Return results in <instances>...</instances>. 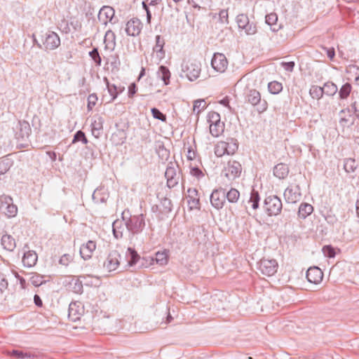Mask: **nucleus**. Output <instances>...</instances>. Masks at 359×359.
<instances>
[{
	"instance_id": "1",
	"label": "nucleus",
	"mask_w": 359,
	"mask_h": 359,
	"mask_svg": "<svg viewBox=\"0 0 359 359\" xmlns=\"http://www.w3.org/2000/svg\"><path fill=\"white\" fill-rule=\"evenodd\" d=\"M241 172L242 166L238 161H229L224 168L222 175V177H224L226 178L227 181L223 179L224 182H222L221 184L224 186H228L231 181L240 177Z\"/></svg>"
},
{
	"instance_id": "2",
	"label": "nucleus",
	"mask_w": 359,
	"mask_h": 359,
	"mask_svg": "<svg viewBox=\"0 0 359 359\" xmlns=\"http://www.w3.org/2000/svg\"><path fill=\"white\" fill-rule=\"evenodd\" d=\"M123 220L125 221L126 228L128 232L133 235L140 233L144 226L145 222L142 214L138 215L130 216L128 219L125 217V212L122 214Z\"/></svg>"
},
{
	"instance_id": "3",
	"label": "nucleus",
	"mask_w": 359,
	"mask_h": 359,
	"mask_svg": "<svg viewBox=\"0 0 359 359\" xmlns=\"http://www.w3.org/2000/svg\"><path fill=\"white\" fill-rule=\"evenodd\" d=\"M245 99L247 102L256 106L259 113L265 111L268 108L266 101L261 98L260 93L255 89H248L245 92Z\"/></svg>"
},
{
	"instance_id": "4",
	"label": "nucleus",
	"mask_w": 359,
	"mask_h": 359,
	"mask_svg": "<svg viewBox=\"0 0 359 359\" xmlns=\"http://www.w3.org/2000/svg\"><path fill=\"white\" fill-rule=\"evenodd\" d=\"M264 208L269 215H278L283 208L282 201L275 195L269 196L264 200Z\"/></svg>"
},
{
	"instance_id": "5",
	"label": "nucleus",
	"mask_w": 359,
	"mask_h": 359,
	"mask_svg": "<svg viewBox=\"0 0 359 359\" xmlns=\"http://www.w3.org/2000/svg\"><path fill=\"white\" fill-rule=\"evenodd\" d=\"M165 177L167 180V186L170 189L177 185L181 178V171L178 165L172 162L169 163L165 172Z\"/></svg>"
},
{
	"instance_id": "6",
	"label": "nucleus",
	"mask_w": 359,
	"mask_h": 359,
	"mask_svg": "<svg viewBox=\"0 0 359 359\" xmlns=\"http://www.w3.org/2000/svg\"><path fill=\"white\" fill-rule=\"evenodd\" d=\"M183 72L189 80L193 81L199 77L201 71V65L198 61H188L182 68Z\"/></svg>"
},
{
	"instance_id": "7",
	"label": "nucleus",
	"mask_w": 359,
	"mask_h": 359,
	"mask_svg": "<svg viewBox=\"0 0 359 359\" xmlns=\"http://www.w3.org/2000/svg\"><path fill=\"white\" fill-rule=\"evenodd\" d=\"M258 269L265 276H273L278 269V263L276 259H262L258 263Z\"/></svg>"
},
{
	"instance_id": "8",
	"label": "nucleus",
	"mask_w": 359,
	"mask_h": 359,
	"mask_svg": "<svg viewBox=\"0 0 359 359\" xmlns=\"http://www.w3.org/2000/svg\"><path fill=\"white\" fill-rule=\"evenodd\" d=\"M43 44L46 50H55L60 45V38L57 33L48 31L44 35Z\"/></svg>"
},
{
	"instance_id": "9",
	"label": "nucleus",
	"mask_w": 359,
	"mask_h": 359,
	"mask_svg": "<svg viewBox=\"0 0 359 359\" xmlns=\"http://www.w3.org/2000/svg\"><path fill=\"white\" fill-rule=\"evenodd\" d=\"M120 254L116 250L111 251L104 262L103 267L109 272L117 269L120 265Z\"/></svg>"
},
{
	"instance_id": "10",
	"label": "nucleus",
	"mask_w": 359,
	"mask_h": 359,
	"mask_svg": "<svg viewBox=\"0 0 359 359\" xmlns=\"http://www.w3.org/2000/svg\"><path fill=\"white\" fill-rule=\"evenodd\" d=\"M225 191L226 189L220 187L215 189L210 195V203L217 210L222 209L225 203Z\"/></svg>"
},
{
	"instance_id": "11",
	"label": "nucleus",
	"mask_w": 359,
	"mask_h": 359,
	"mask_svg": "<svg viewBox=\"0 0 359 359\" xmlns=\"http://www.w3.org/2000/svg\"><path fill=\"white\" fill-rule=\"evenodd\" d=\"M236 22L240 29L245 30L247 34H254L257 32L255 25L250 22L249 18L245 14H240L236 18Z\"/></svg>"
},
{
	"instance_id": "12",
	"label": "nucleus",
	"mask_w": 359,
	"mask_h": 359,
	"mask_svg": "<svg viewBox=\"0 0 359 359\" xmlns=\"http://www.w3.org/2000/svg\"><path fill=\"white\" fill-rule=\"evenodd\" d=\"M212 68L218 72H224L228 66V61L223 53H216L211 60Z\"/></svg>"
},
{
	"instance_id": "13",
	"label": "nucleus",
	"mask_w": 359,
	"mask_h": 359,
	"mask_svg": "<svg viewBox=\"0 0 359 359\" xmlns=\"http://www.w3.org/2000/svg\"><path fill=\"white\" fill-rule=\"evenodd\" d=\"M142 29V23L137 18H133L126 23V32L128 36H138Z\"/></svg>"
},
{
	"instance_id": "14",
	"label": "nucleus",
	"mask_w": 359,
	"mask_h": 359,
	"mask_svg": "<svg viewBox=\"0 0 359 359\" xmlns=\"http://www.w3.org/2000/svg\"><path fill=\"white\" fill-rule=\"evenodd\" d=\"M114 14L115 11L112 7L104 6L100 10L98 20L102 24L107 25L108 22H111Z\"/></svg>"
},
{
	"instance_id": "15",
	"label": "nucleus",
	"mask_w": 359,
	"mask_h": 359,
	"mask_svg": "<svg viewBox=\"0 0 359 359\" xmlns=\"http://www.w3.org/2000/svg\"><path fill=\"white\" fill-rule=\"evenodd\" d=\"M284 197L287 202L294 203L301 198L300 189L298 185L293 187H287L284 192Z\"/></svg>"
},
{
	"instance_id": "16",
	"label": "nucleus",
	"mask_w": 359,
	"mask_h": 359,
	"mask_svg": "<svg viewBox=\"0 0 359 359\" xmlns=\"http://www.w3.org/2000/svg\"><path fill=\"white\" fill-rule=\"evenodd\" d=\"M24 248H27V250L24 252L22 259V264L26 267H32L36 264L38 256L35 251L28 250L29 248L27 245Z\"/></svg>"
},
{
	"instance_id": "17",
	"label": "nucleus",
	"mask_w": 359,
	"mask_h": 359,
	"mask_svg": "<svg viewBox=\"0 0 359 359\" xmlns=\"http://www.w3.org/2000/svg\"><path fill=\"white\" fill-rule=\"evenodd\" d=\"M96 249L95 242L88 241L86 243L83 244L80 248V255L84 260H88L92 257L93 253Z\"/></svg>"
},
{
	"instance_id": "18",
	"label": "nucleus",
	"mask_w": 359,
	"mask_h": 359,
	"mask_svg": "<svg viewBox=\"0 0 359 359\" xmlns=\"http://www.w3.org/2000/svg\"><path fill=\"white\" fill-rule=\"evenodd\" d=\"M323 273L317 266L310 267L306 271V278L312 283H318L323 279Z\"/></svg>"
},
{
	"instance_id": "19",
	"label": "nucleus",
	"mask_w": 359,
	"mask_h": 359,
	"mask_svg": "<svg viewBox=\"0 0 359 359\" xmlns=\"http://www.w3.org/2000/svg\"><path fill=\"white\" fill-rule=\"evenodd\" d=\"M103 118L100 116H96L93 118L91 132L95 137L98 138L100 136L103 129Z\"/></svg>"
},
{
	"instance_id": "20",
	"label": "nucleus",
	"mask_w": 359,
	"mask_h": 359,
	"mask_svg": "<svg viewBox=\"0 0 359 359\" xmlns=\"http://www.w3.org/2000/svg\"><path fill=\"white\" fill-rule=\"evenodd\" d=\"M92 198L95 203H105L109 198V193L104 187H100L94 191Z\"/></svg>"
},
{
	"instance_id": "21",
	"label": "nucleus",
	"mask_w": 359,
	"mask_h": 359,
	"mask_svg": "<svg viewBox=\"0 0 359 359\" xmlns=\"http://www.w3.org/2000/svg\"><path fill=\"white\" fill-rule=\"evenodd\" d=\"M19 131L16 133L18 139L25 140L27 138L31 133V128L29 123L26 121H20L18 122Z\"/></svg>"
},
{
	"instance_id": "22",
	"label": "nucleus",
	"mask_w": 359,
	"mask_h": 359,
	"mask_svg": "<svg viewBox=\"0 0 359 359\" xmlns=\"http://www.w3.org/2000/svg\"><path fill=\"white\" fill-rule=\"evenodd\" d=\"M188 196H187V203L191 210L199 208V198H198V191L196 189H189Z\"/></svg>"
},
{
	"instance_id": "23",
	"label": "nucleus",
	"mask_w": 359,
	"mask_h": 359,
	"mask_svg": "<svg viewBox=\"0 0 359 359\" xmlns=\"http://www.w3.org/2000/svg\"><path fill=\"white\" fill-rule=\"evenodd\" d=\"M124 220H116L113 222L112 230L114 236L116 238L118 239L123 237V231L125 230V222Z\"/></svg>"
},
{
	"instance_id": "24",
	"label": "nucleus",
	"mask_w": 359,
	"mask_h": 359,
	"mask_svg": "<svg viewBox=\"0 0 359 359\" xmlns=\"http://www.w3.org/2000/svg\"><path fill=\"white\" fill-rule=\"evenodd\" d=\"M289 173V168L286 164L278 163L273 168V175L279 179H285Z\"/></svg>"
},
{
	"instance_id": "25",
	"label": "nucleus",
	"mask_w": 359,
	"mask_h": 359,
	"mask_svg": "<svg viewBox=\"0 0 359 359\" xmlns=\"http://www.w3.org/2000/svg\"><path fill=\"white\" fill-rule=\"evenodd\" d=\"M313 211V207L309 203H302L299 205L298 216L301 219H306Z\"/></svg>"
},
{
	"instance_id": "26",
	"label": "nucleus",
	"mask_w": 359,
	"mask_h": 359,
	"mask_svg": "<svg viewBox=\"0 0 359 359\" xmlns=\"http://www.w3.org/2000/svg\"><path fill=\"white\" fill-rule=\"evenodd\" d=\"M164 44V39L160 35H157L156 36V45L154 47V50L156 53L157 56L159 58H162L165 55V52L163 50Z\"/></svg>"
},
{
	"instance_id": "27",
	"label": "nucleus",
	"mask_w": 359,
	"mask_h": 359,
	"mask_svg": "<svg viewBox=\"0 0 359 359\" xmlns=\"http://www.w3.org/2000/svg\"><path fill=\"white\" fill-rule=\"evenodd\" d=\"M1 244L8 251H13L15 248V239L10 235H4L2 236Z\"/></svg>"
},
{
	"instance_id": "28",
	"label": "nucleus",
	"mask_w": 359,
	"mask_h": 359,
	"mask_svg": "<svg viewBox=\"0 0 359 359\" xmlns=\"http://www.w3.org/2000/svg\"><path fill=\"white\" fill-rule=\"evenodd\" d=\"M210 133L213 137H219L223 132L224 124L222 122H218L210 124Z\"/></svg>"
},
{
	"instance_id": "29",
	"label": "nucleus",
	"mask_w": 359,
	"mask_h": 359,
	"mask_svg": "<svg viewBox=\"0 0 359 359\" xmlns=\"http://www.w3.org/2000/svg\"><path fill=\"white\" fill-rule=\"evenodd\" d=\"M323 89L324 94L327 96H334L338 91L337 86L331 81L325 83Z\"/></svg>"
},
{
	"instance_id": "30",
	"label": "nucleus",
	"mask_w": 359,
	"mask_h": 359,
	"mask_svg": "<svg viewBox=\"0 0 359 359\" xmlns=\"http://www.w3.org/2000/svg\"><path fill=\"white\" fill-rule=\"evenodd\" d=\"M224 144H226L227 155H233L236 153L238 147L236 140L233 138L228 139L224 142Z\"/></svg>"
},
{
	"instance_id": "31",
	"label": "nucleus",
	"mask_w": 359,
	"mask_h": 359,
	"mask_svg": "<svg viewBox=\"0 0 359 359\" xmlns=\"http://www.w3.org/2000/svg\"><path fill=\"white\" fill-rule=\"evenodd\" d=\"M158 76L163 81L165 85H168L169 83L170 72L166 67L163 65L159 67Z\"/></svg>"
},
{
	"instance_id": "32",
	"label": "nucleus",
	"mask_w": 359,
	"mask_h": 359,
	"mask_svg": "<svg viewBox=\"0 0 359 359\" xmlns=\"http://www.w3.org/2000/svg\"><path fill=\"white\" fill-rule=\"evenodd\" d=\"M104 81L106 83L108 92L111 96V99L108 102H111L118 96V92L117 87L114 84H110L107 77L104 78Z\"/></svg>"
},
{
	"instance_id": "33",
	"label": "nucleus",
	"mask_w": 359,
	"mask_h": 359,
	"mask_svg": "<svg viewBox=\"0 0 359 359\" xmlns=\"http://www.w3.org/2000/svg\"><path fill=\"white\" fill-rule=\"evenodd\" d=\"M309 94L313 99L320 100L324 95L323 87L312 86L309 90Z\"/></svg>"
},
{
	"instance_id": "34",
	"label": "nucleus",
	"mask_w": 359,
	"mask_h": 359,
	"mask_svg": "<svg viewBox=\"0 0 359 359\" xmlns=\"http://www.w3.org/2000/svg\"><path fill=\"white\" fill-rule=\"evenodd\" d=\"M104 43H106V48L114 49L115 46V36L113 32L107 31L104 36Z\"/></svg>"
},
{
	"instance_id": "35",
	"label": "nucleus",
	"mask_w": 359,
	"mask_h": 359,
	"mask_svg": "<svg viewBox=\"0 0 359 359\" xmlns=\"http://www.w3.org/2000/svg\"><path fill=\"white\" fill-rule=\"evenodd\" d=\"M351 90H352V86L349 83H346L345 84H344L341 87V88L339 89V95L340 99H341V100L346 99L349 96V95L351 92Z\"/></svg>"
},
{
	"instance_id": "36",
	"label": "nucleus",
	"mask_w": 359,
	"mask_h": 359,
	"mask_svg": "<svg viewBox=\"0 0 359 359\" xmlns=\"http://www.w3.org/2000/svg\"><path fill=\"white\" fill-rule=\"evenodd\" d=\"M126 255L129 258L128 264L130 266H133L136 264L137 260L140 259V257L137 255V252L131 248H128Z\"/></svg>"
},
{
	"instance_id": "37",
	"label": "nucleus",
	"mask_w": 359,
	"mask_h": 359,
	"mask_svg": "<svg viewBox=\"0 0 359 359\" xmlns=\"http://www.w3.org/2000/svg\"><path fill=\"white\" fill-rule=\"evenodd\" d=\"M240 196L239 191L233 188H231L227 193L225 192V199L227 198L230 203H236Z\"/></svg>"
},
{
	"instance_id": "38",
	"label": "nucleus",
	"mask_w": 359,
	"mask_h": 359,
	"mask_svg": "<svg viewBox=\"0 0 359 359\" xmlns=\"http://www.w3.org/2000/svg\"><path fill=\"white\" fill-rule=\"evenodd\" d=\"M259 196L257 191L254 189L250 194V198L248 201L249 203H251V206L253 210H256L259 207Z\"/></svg>"
},
{
	"instance_id": "39",
	"label": "nucleus",
	"mask_w": 359,
	"mask_h": 359,
	"mask_svg": "<svg viewBox=\"0 0 359 359\" xmlns=\"http://www.w3.org/2000/svg\"><path fill=\"white\" fill-rule=\"evenodd\" d=\"M215 154L218 157L226 154V147L224 141L219 142L215 147Z\"/></svg>"
},
{
	"instance_id": "40",
	"label": "nucleus",
	"mask_w": 359,
	"mask_h": 359,
	"mask_svg": "<svg viewBox=\"0 0 359 359\" xmlns=\"http://www.w3.org/2000/svg\"><path fill=\"white\" fill-rule=\"evenodd\" d=\"M268 89L271 94H278L282 90L283 86L282 83L274 81L268 84Z\"/></svg>"
},
{
	"instance_id": "41",
	"label": "nucleus",
	"mask_w": 359,
	"mask_h": 359,
	"mask_svg": "<svg viewBox=\"0 0 359 359\" xmlns=\"http://www.w3.org/2000/svg\"><path fill=\"white\" fill-rule=\"evenodd\" d=\"M155 261L159 265H165L168 262V254L163 252H157L155 254Z\"/></svg>"
},
{
	"instance_id": "42",
	"label": "nucleus",
	"mask_w": 359,
	"mask_h": 359,
	"mask_svg": "<svg viewBox=\"0 0 359 359\" xmlns=\"http://www.w3.org/2000/svg\"><path fill=\"white\" fill-rule=\"evenodd\" d=\"M356 167L357 164L354 159L348 158L346 159L344 162V168L347 172H354Z\"/></svg>"
},
{
	"instance_id": "43",
	"label": "nucleus",
	"mask_w": 359,
	"mask_h": 359,
	"mask_svg": "<svg viewBox=\"0 0 359 359\" xmlns=\"http://www.w3.org/2000/svg\"><path fill=\"white\" fill-rule=\"evenodd\" d=\"M81 278L85 279L86 276H80L79 278L75 280L74 285L72 287L73 292L77 294H81L83 292V284Z\"/></svg>"
},
{
	"instance_id": "44",
	"label": "nucleus",
	"mask_w": 359,
	"mask_h": 359,
	"mask_svg": "<svg viewBox=\"0 0 359 359\" xmlns=\"http://www.w3.org/2000/svg\"><path fill=\"white\" fill-rule=\"evenodd\" d=\"M4 210L5 214L8 217H13L17 215L18 208L15 205L12 203L11 205H8L3 209Z\"/></svg>"
},
{
	"instance_id": "45",
	"label": "nucleus",
	"mask_w": 359,
	"mask_h": 359,
	"mask_svg": "<svg viewBox=\"0 0 359 359\" xmlns=\"http://www.w3.org/2000/svg\"><path fill=\"white\" fill-rule=\"evenodd\" d=\"M10 355L19 359H26L31 357V354L19 350H13Z\"/></svg>"
},
{
	"instance_id": "46",
	"label": "nucleus",
	"mask_w": 359,
	"mask_h": 359,
	"mask_svg": "<svg viewBox=\"0 0 359 359\" xmlns=\"http://www.w3.org/2000/svg\"><path fill=\"white\" fill-rule=\"evenodd\" d=\"M30 282L33 285L38 287L45 283V280H43V276L34 274L30 278Z\"/></svg>"
},
{
	"instance_id": "47",
	"label": "nucleus",
	"mask_w": 359,
	"mask_h": 359,
	"mask_svg": "<svg viewBox=\"0 0 359 359\" xmlns=\"http://www.w3.org/2000/svg\"><path fill=\"white\" fill-rule=\"evenodd\" d=\"M0 202H1V209H4L6 206H8V204L10 205L12 203H13V198L11 196L5 195V194L0 196Z\"/></svg>"
},
{
	"instance_id": "48",
	"label": "nucleus",
	"mask_w": 359,
	"mask_h": 359,
	"mask_svg": "<svg viewBox=\"0 0 359 359\" xmlns=\"http://www.w3.org/2000/svg\"><path fill=\"white\" fill-rule=\"evenodd\" d=\"M206 107V103L204 100H198L194 102V111H196L199 114L202 110Z\"/></svg>"
},
{
	"instance_id": "49",
	"label": "nucleus",
	"mask_w": 359,
	"mask_h": 359,
	"mask_svg": "<svg viewBox=\"0 0 359 359\" xmlns=\"http://www.w3.org/2000/svg\"><path fill=\"white\" fill-rule=\"evenodd\" d=\"M97 101V97L96 94L93 93L88 95V110L91 111L93 108L95 106L96 102Z\"/></svg>"
},
{
	"instance_id": "50",
	"label": "nucleus",
	"mask_w": 359,
	"mask_h": 359,
	"mask_svg": "<svg viewBox=\"0 0 359 359\" xmlns=\"http://www.w3.org/2000/svg\"><path fill=\"white\" fill-rule=\"evenodd\" d=\"M323 252L325 257L333 258L335 256V250L331 245H325L323 248Z\"/></svg>"
},
{
	"instance_id": "51",
	"label": "nucleus",
	"mask_w": 359,
	"mask_h": 359,
	"mask_svg": "<svg viewBox=\"0 0 359 359\" xmlns=\"http://www.w3.org/2000/svg\"><path fill=\"white\" fill-rule=\"evenodd\" d=\"M11 163L9 160L0 161V175L5 174L11 168Z\"/></svg>"
},
{
	"instance_id": "52",
	"label": "nucleus",
	"mask_w": 359,
	"mask_h": 359,
	"mask_svg": "<svg viewBox=\"0 0 359 359\" xmlns=\"http://www.w3.org/2000/svg\"><path fill=\"white\" fill-rule=\"evenodd\" d=\"M89 55L91 57V58L94 60V62L96 63V65H100L102 60H101V57L100 56V54H99L97 48H94L89 53Z\"/></svg>"
},
{
	"instance_id": "53",
	"label": "nucleus",
	"mask_w": 359,
	"mask_h": 359,
	"mask_svg": "<svg viewBox=\"0 0 359 359\" xmlns=\"http://www.w3.org/2000/svg\"><path fill=\"white\" fill-rule=\"evenodd\" d=\"M152 116L154 118L158 119L161 121H166V116L163 114L161 111H160L156 108H152L151 109Z\"/></svg>"
},
{
	"instance_id": "54",
	"label": "nucleus",
	"mask_w": 359,
	"mask_h": 359,
	"mask_svg": "<svg viewBox=\"0 0 359 359\" xmlns=\"http://www.w3.org/2000/svg\"><path fill=\"white\" fill-rule=\"evenodd\" d=\"M161 205L163 208V211L165 212H169L172 210V202L169 198H164L162 199Z\"/></svg>"
},
{
	"instance_id": "55",
	"label": "nucleus",
	"mask_w": 359,
	"mask_h": 359,
	"mask_svg": "<svg viewBox=\"0 0 359 359\" xmlns=\"http://www.w3.org/2000/svg\"><path fill=\"white\" fill-rule=\"evenodd\" d=\"M208 121L210 123L221 122L220 115L217 112L212 111L208 115Z\"/></svg>"
},
{
	"instance_id": "56",
	"label": "nucleus",
	"mask_w": 359,
	"mask_h": 359,
	"mask_svg": "<svg viewBox=\"0 0 359 359\" xmlns=\"http://www.w3.org/2000/svg\"><path fill=\"white\" fill-rule=\"evenodd\" d=\"M278 20V16L276 13H270L266 16V22L269 25H275Z\"/></svg>"
},
{
	"instance_id": "57",
	"label": "nucleus",
	"mask_w": 359,
	"mask_h": 359,
	"mask_svg": "<svg viewBox=\"0 0 359 359\" xmlns=\"http://www.w3.org/2000/svg\"><path fill=\"white\" fill-rule=\"evenodd\" d=\"M219 20L222 23H229L228 20V11L226 10H222L219 13Z\"/></svg>"
},
{
	"instance_id": "58",
	"label": "nucleus",
	"mask_w": 359,
	"mask_h": 359,
	"mask_svg": "<svg viewBox=\"0 0 359 359\" xmlns=\"http://www.w3.org/2000/svg\"><path fill=\"white\" fill-rule=\"evenodd\" d=\"M322 48L324 51H325L327 57L332 60L335 56V50L334 48H327L325 46H322Z\"/></svg>"
},
{
	"instance_id": "59",
	"label": "nucleus",
	"mask_w": 359,
	"mask_h": 359,
	"mask_svg": "<svg viewBox=\"0 0 359 359\" xmlns=\"http://www.w3.org/2000/svg\"><path fill=\"white\" fill-rule=\"evenodd\" d=\"M7 280L2 275H0V294H1L6 289H7Z\"/></svg>"
},
{
	"instance_id": "60",
	"label": "nucleus",
	"mask_w": 359,
	"mask_h": 359,
	"mask_svg": "<svg viewBox=\"0 0 359 359\" xmlns=\"http://www.w3.org/2000/svg\"><path fill=\"white\" fill-rule=\"evenodd\" d=\"M71 260V256L69 255L65 254L60 257L59 262L62 265L67 266Z\"/></svg>"
},
{
	"instance_id": "61",
	"label": "nucleus",
	"mask_w": 359,
	"mask_h": 359,
	"mask_svg": "<svg viewBox=\"0 0 359 359\" xmlns=\"http://www.w3.org/2000/svg\"><path fill=\"white\" fill-rule=\"evenodd\" d=\"M149 6L148 3H147L145 1L142 2V7L147 13V21L148 23H150L151 19V11H150Z\"/></svg>"
},
{
	"instance_id": "62",
	"label": "nucleus",
	"mask_w": 359,
	"mask_h": 359,
	"mask_svg": "<svg viewBox=\"0 0 359 359\" xmlns=\"http://www.w3.org/2000/svg\"><path fill=\"white\" fill-rule=\"evenodd\" d=\"M85 135H86L83 131H81V130L77 131L74 136L72 143L74 144L75 142L81 141V140H83V138L84 137Z\"/></svg>"
},
{
	"instance_id": "63",
	"label": "nucleus",
	"mask_w": 359,
	"mask_h": 359,
	"mask_svg": "<svg viewBox=\"0 0 359 359\" xmlns=\"http://www.w3.org/2000/svg\"><path fill=\"white\" fill-rule=\"evenodd\" d=\"M282 66L285 69V70L287 72H292L294 67V62H283Z\"/></svg>"
},
{
	"instance_id": "64",
	"label": "nucleus",
	"mask_w": 359,
	"mask_h": 359,
	"mask_svg": "<svg viewBox=\"0 0 359 359\" xmlns=\"http://www.w3.org/2000/svg\"><path fill=\"white\" fill-rule=\"evenodd\" d=\"M137 92V86L135 83H131L128 87V97H132Z\"/></svg>"
}]
</instances>
